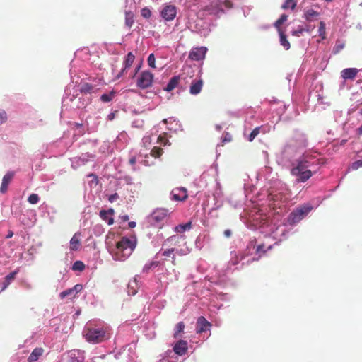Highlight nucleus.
<instances>
[{
  "instance_id": "38",
  "label": "nucleus",
  "mask_w": 362,
  "mask_h": 362,
  "mask_svg": "<svg viewBox=\"0 0 362 362\" xmlns=\"http://www.w3.org/2000/svg\"><path fill=\"white\" fill-rule=\"evenodd\" d=\"M344 43L337 41L335 46L333 48V53L338 54L341 50L344 48Z\"/></svg>"
},
{
  "instance_id": "28",
  "label": "nucleus",
  "mask_w": 362,
  "mask_h": 362,
  "mask_svg": "<svg viewBox=\"0 0 362 362\" xmlns=\"http://www.w3.org/2000/svg\"><path fill=\"white\" fill-rule=\"evenodd\" d=\"M305 18L307 21H312L315 17L319 16V13L313 9H308L305 12Z\"/></svg>"
},
{
  "instance_id": "1",
  "label": "nucleus",
  "mask_w": 362,
  "mask_h": 362,
  "mask_svg": "<svg viewBox=\"0 0 362 362\" xmlns=\"http://www.w3.org/2000/svg\"><path fill=\"white\" fill-rule=\"evenodd\" d=\"M320 164V159L316 156L305 153L296 160V165L291 168V174L296 177L298 182H305L313 175L309 168H315V172Z\"/></svg>"
},
{
  "instance_id": "20",
  "label": "nucleus",
  "mask_w": 362,
  "mask_h": 362,
  "mask_svg": "<svg viewBox=\"0 0 362 362\" xmlns=\"http://www.w3.org/2000/svg\"><path fill=\"white\" fill-rule=\"evenodd\" d=\"M43 349L42 348H35L33 349L32 353L28 358V362H34L38 360V358L42 355Z\"/></svg>"
},
{
  "instance_id": "6",
  "label": "nucleus",
  "mask_w": 362,
  "mask_h": 362,
  "mask_svg": "<svg viewBox=\"0 0 362 362\" xmlns=\"http://www.w3.org/2000/svg\"><path fill=\"white\" fill-rule=\"evenodd\" d=\"M154 76L149 71H142L137 77L136 86L141 89H146L152 86Z\"/></svg>"
},
{
  "instance_id": "17",
  "label": "nucleus",
  "mask_w": 362,
  "mask_h": 362,
  "mask_svg": "<svg viewBox=\"0 0 362 362\" xmlns=\"http://www.w3.org/2000/svg\"><path fill=\"white\" fill-rule=\"evenodd\" d=\"M14 175H15L14 172L9 171L4 176V177L2 179L1 187H0V192L2 194H4L7 191L8 185L10 184L12 179L13 178Z\"/></svg>"
},
{
  "instance_id": "14",
  "label": "nucleus",
  "mask_w": 362,
  "mask_h": 362,
  "mask_svg": "<svg viewBox=\"0 0 362 362\" xmlns=\"http://www.w3.org/2000/svg\"><path fill=\"white\" fill-rule=\"evenodd\" d=\"M203 85L204 81L202 78H199V79L193 80L189 87L190 94L194 95H198L201 92Z\"/></svg>"
},
{
  "instance_id": "16",
  "label": "nucleus",
  "mask_w": 362,
  "mask_h": 362,
  "mask_svg": "<svg viewBox=\"0 0 362 362\" xmlns=\"http://www.w3.org/2000/svg\"><path fill=\"white\" fill-rule=\"evenodd\" d=\"M211 326V323L206 319L201 316L197 319V333H202L206 331Z\"/></svg>"
},
{
  "instance_id": "19",
  "label": "nucleus",
  "mask_w": 362,
  "mask_h": 362,
  "mask_svg": "<svg viewBox=\"0 0 362 362\" xmlns=\"http://www.w3.org/2000/svg\"><path fill=\"white\" fill-rule=\"evenodd\" d=\"M358 71L356 68L345 69L341 72V76L344 80L355 78Z\"/></svg>"
},
{
  "instance_id": "33",
  "label": "nucleus",
  "mask_w": 362,
  "mask_h": 362,
  "mask_svg": "<svg viewBox=\"0 0 362 362\" xmlns=\"http://www.w3.org/2000/svg\"><path fill=\"white\" fill-rule=\"evenodd\" d=\"M114 96H115V92L114 91H111L108 94H107V93L103 94L100 96V100L103 103H108V102H110L112 100Z\"/></svg>"
},
{
  "instance_id": "48",
  "label": "nucleus",
  "mask_w": 362,
  "mask_h": 362,
  "mask_svg": "<svg viewBox=\"0 0 362 362\" xmlns=\"http://www.w3.org/2000/svg\"><path fill=\"white\" fill-rule=\"evenodd\" d=\"M281 197V195L280 194H274V195L270 194L269 195V199L273 200L274 202H277Z\"/></svg>"
},
{
  "instance_id": "21",
  "label": "nucleus",
  "mask_w": 362,
  "mask_h": 362,
  "mask_svg": "<svg viewBox=\"0 0 362 362\" xmlns=\"http://www.w3.org/2000/svg\"><path fill=\"white\" fill-rule=\"evenodd\" d=\"M81 245V241L77 234H75L70 240V250H78Z\"/></svg>"
},
{
  "instance_id": "51",
  "label": "nucleus",
  "mask_w": 362,
  "mask_h": 362,
  "mask_svg": "<svg viewBox=\"0 0 362 362\" xmlns=\"http://www.w3.org/2000/svg\"><path fill=\"white\" fill-rule=\"evenodd\" d=\"M152 268L151 267V263H148V264H146L144 266V268H143V271L144 272H148L150 271V269Z\"/></svg>"
},
{
  "instance_id": "22",
  "label": "nucleus",
  "mask_w": 362,
  "mask_h": 362,
  "mask_svg": "<svg viewBox=\"0 0 362 362\" xmlns=\"http://www.w3.org/2000/svg\"><path fill=\"white\" fill-rule=\"evenodd\" d=\"M127 288L129 295L134 296L137 293L138 283L136 279H134L129 282Z\"/></svg>"
},
{
  "instance_id": "12",
  "label": "nucleus",
  "mask_w": 362,
  "mask_h": 362,
  "mask_svg": "<svg viewBox=\"0 0 362 362\" xmlns=\"http://www.w3.org/2000/svg\"><path fill=\"white\" fill-rule=\"evenodd\" d=\"M173 199L178 202L185 201L187 197V190L185 187H176L171 192Z\"/></svg>"
},
{
  "instance_id": "11",
  "label": "nucleus",
  "mask_w": 362,
  "mask_h": 362,
  "mask_svg": "<svg viewBox=\"0 0 362 362\" xmlns=\"http://www.w3.org/2000/svg\"><path fill=\"white\" fill-rule=\"evenodd\" d=\"M207 49L205 47H195L189 52V58L194 61H199L205 57Z\"/></svg>"
},
{
  "instance_id": "44",
  "label": "nucleus",
  "mask_w": 362,
  "mask_h": 362,
  "mask_svg": "<svg viewBox=\"0 0 362 362\" xmlns=\"http://www.w3.org/2000/svg\"><path fill=\"white\" fill-rule=\"evenodd\" d=\"M148 64L150 67L156 68V59L153 54H151L148 57Z\"/></svg>"
},
{
  "instance_id": "64",
  "label": "nucleus",
  "mask_w": 362,
  "mask_h": 362,
  "mask_svg": "<svg viewBox=\"0 0 362 362\" xmlns=\"http://www.w3.org/2000/svg\"><path fill=\"white\" fill-rule=\"evenodd\" d=\"M109 118L111 119L113 118V114H110L108 115Z\"/></svg>"
},
{
  "instance_id": "35",
  "label": "nucleus",
  "mask_w": 362,
  "mask_h": 362,
  "mask_svg": "<svg viewBox=\"0 0 362 362\" xmlns=\"http://www.w3.org/2000/svg\"><path fill=\"white\" fill-rule=\"evenodd\" d=\"M163 153V150L161 148L157 146L153 147L151 151V156L155 158H159Z\"/></svg>"
},
{
  "instance_id": "13",
  "label": "nucleus",
  "mask_w": 362,
  "mask_h": 362,
  "mask_svg": "<svg viewBox=\"0 0 362 362\" xmlns=\"http://www.w3.org/2000/svg\"><path fill=\"white\" fill-rule=\"evenodd\" d=\"M134 59L135 56L132 52H129L124 61V68L116 77L117 79L119 78L127 71V70L132 66Z\"/></svg>"
},
{
  "instance_id": "60",
  "label": "nucleus",
  "mask_w": 362,
  "mask_h": 362,
  "mask_svg": "<svg viewBox=\"0 0 362 362\" xmlns=\"http://www.w3.org/2000/svg\"><path fill=\"white\" fill-rule=\"evenodd\" d=\"M13 235V233L12 231H10L8 234L6 235V238H11Z\"/></svg>"
},
{
  "instance_id": "5",
  "label": "nucleus",
  "mask_w": 362,
  "mask_h": 362,
  "mask_svg": "<svg viewBox=\"0 0 362 362\" xmlns=\"http://www.w3.org/2000/svg\"><path fill=\"white\" fill-rule=\"evenodd\" d=\"M193 72L194 71L190 66L184 67L182 74L180 76L172 77L164 90L167 92H170L177 86L180 78L186 80V77L185 76V75L192 78L193 76Z\"/></svg>"
},
{
  "instance_id": "40",
  "label": "nucleus",
  "mask_w": 362,
  "mask_h": 362,
  "mask_svg": "<svg viewBox=\"0 0 362 362\" xmlns=\"http://www.w3.org/2000/svg\"><path fill=\"white\" fill-rule=\"evenodd\" d=\"M141 15L144 18L148 19L151 16V11L148 8L145 7L141 10Z\"/></svg>"
},
{
  "instance_id": "54",
  "label": "nucleus",
  "mask_w": 362,
  "mask_h": 362,
  "mask_svg": "<svg viewBox=\"0 0 362 362\" xmlns=\"http://www.w3.org/2000/svg\"><path fill=\"white\" fill-rule=\"evenodd\" d=\"M141 64H139L136 68L135 69V72L134 74L132 75V78H134L136 74L138 73V71H139V69H141Z\"/></svg>"
},
{
  "instance_id": "49",
  "label": "nucleus",
  "mask_w": 362,
  "mask_h": 362,
  "mask_svg": "<svg viewBox=\"0 0 362 362\" xmlns=\"http://www.w3.org/2000/svg\"><path fill=\"white\" fill-rule=\"evenodd\" d=\"M223 4L226 8H231L233 7V4L230 0H225L221 2V5Z\"/></svg>"
},
{
  "instance_id": "46",
  "label": "nucleus",
  "mask_w": 362,
  "mask_h": 362,
  "mask_svg": "<svg viewBox=\"0 0 362 362\" xmlns=\"http://www.w3.org/2000/svg\"><path fill=\"white\" fill-rule=\"evenodd\" d=\"M82 288H83V286L81 284H76L71 288L73 290L74 293L76 295V293H78V292H80L82 290Z\"/></svg>"
},
{
  "instance_id": "39",
  "label": "nucleus",
  "mask_w": 362,
  "mask_h": 362,
  "mask_svg": "<svg viewBox=\"0 0 362 362\" xmlns=\"http://www.w3.org/2000/svg\"><path fill=\"white\" fill-rule=\"evenodd\" d=\"M59 296L62 299L64 298L65 297H67V296H73L74 297L75 296V294L73 292V290L72 288H69L67 290H65L62 292L60 293L59 294Z\"/></svg>"
},
{
  "instance_id": "15",
  "label": "nucleus",
  "mask_w": 362,
  "mask_h": 362,
  "mask_svg": "<svg viewBox=\"0 0 362 362\" xmlns=\"http://www.w3.org/2000/svg\"><path fill=\"white\" fill-rule=\"evenodd\" d=\"M187 349L188 346L187 341L180 339L175 344L173 351L176 354L183 356L187 353Z\"/></svg>"
},
{
  "instance_id": "59",
  "label": "nucleus",
  "mask_w": 362,
  "mask_h": 362,
  "mask_svg": "<svg viewBox=\"0 0 362 362\" xmlns=\"http://www.w3.org/2000/svg\"><path fill=\"white\" fill-rule=\"evenodd\" d=\"M129 226L132 228H134L136 226V223L134 221H131L129 223Z\"/></svg>"
},
{
  "instance_id": "50",
  "label": "nucleus",
  "mask_w": 362,
  "mask_h": 362,
  "mask_svg": "<svg viewBox=\"0 0 362 362\" xmlns=\"http://www.w3.org/2000/svg\"><path fill=\"white\" fill-rule=\"evenodd\" d=\"M304 31V29L302 28H299L298 30H293L292 31V35H294V36H300V34H302Z\"/></svg>"
},
{
  "instance_id": "4",
  "label": "nucleus",
  "mask_w": 362,
  "mask_h": 362,
  "mask_svg": "<svg viewBox=\"0 0 362 362\" xmlns=\"http://www.w3.org/2000/svg\"><path fill=\"white\" fill-rule=\"evenodd\" d=\"M184 239L182 235H172L168 238L162 244V255L167 257L172 258V264L176 265V259L175 256V247L179 246V243L181 240Z\"/></svg>"
},
{
  "instance_id": "29",
  "label": "nucleus",
  "mask_w": 362,
  "mask_h": 362,
  "mask_svg": "<svg viewBox=\"0 0 362 362\" xmlns=\"http://www.w3.org/2000/svg\"><path fill=\"white\" fill-rule=\"evenodd\" d=\"M297 1L296 0H286L284 4L281 6L283 9H287L291 8V9H294L296 6Z\"/></svg>"
},
{
  "instance_id": "23",
  "label": "nucleus",
  "mask_w": 362,
  "mask_h": 362,
  "mask_svg": "<svg viewBox=\"0 0 362 362\" xmlns=\"http://www.w3.org/2000/svg\"><path fill=\"white\" fill-rule=\"evenodd\" d=\"M192 228V223L187 222L185 224H180L177 226L174 230L177 233H182L186 230H189Z\"/></svg>"
},
{
  "instance_id": "25",
  "label": "nucleus",
  "mask_w": 362,
  "mask_h": 362,
  "mask_svg": "<svg viewBox=\"0 0 362 362\" xmlns=\"http://www.w3.org/2000/svg\"><path fill=\"white\" fill-rule=\"evenodd\" d=\"M134 13L132 11H125V25L130 28L134 22Z\"/></svg>"
},
{
  "instance_id": "36",
  "label": "nucleus",
  "mask_w": 362,
  "mask_h": 362,
  "mask_svg": "<svg viewBox=\"0 0 362 362\" xmlns=\"http://www.w3.org/2000/svg\"><path fill=\"white\" fill-rule=\"evenodd\" d=\"M85 268L84 264L81 261H76L72 266V269L74 271H83Z\"/></svg>"
},
{
  "instance_id": "32",
  "label": "nucleus",
  "mask_w": 362,
  "mask_h": 362,
  "mask_svg": "<svg viewBox=\"0 0 362 362\" xmlns=\"http://www.w3.org/2000/svg\"><path fill=\"white\" fill-rule=\"evenodd\" d=\"M166 136V133L160 134L158 138V143L163 146L170 145V144Z\"/></svg>"
},
{
  "instance_id": "43",
  "label": "nucleus",
  "mask_w": 362,
  "mask_h": 362,
  "mask_svg": "<svg viewBox=\"0 0 362 362\" xmlns=\"http://www.w3.org/2000/svg\"><path fill=\"white\" fill-rule=\"evenodd\" d=\"M153 216L155 219L160 220L165 216H166V213L163 210H158L153 213Z\"/></svg>"
},
{
  "instance_id": "9",
  "label": "nucleus",
  "mask_w": 362,
  "mask_h": 362,
  "mask_svg": "<svg viewBox=\"0 0 362 362\" xmlns=\"http://www.w3.org/2000/svg\"><path fill=\"white\" fill-rule=\"evenodd\" d=\"M177 15V8L174 5L165 4L160 11L161 17L166 21H173Z\"/></svg>"
},
{
  "instance_id": "53",
  "label": "nucleus",
  "mask_w": 362,
  "mask_h": 362,
  "mask_svg": "<svg viewBox=\"0 0 362 362\" xmlns=\"http://www.w3.org/2000/svg\"><path fill=\"white\" fill-rule=\"evenodd\" d=\"M264 245H259L257 247V252H265V250H264Z\"/></svg>"
},
{
  "instance_id": "30",
  "label": "nucleus",
  "mask_w": 362,
  "mask_h": 362,
  "mask_svg": "<svg viewBox=\"0 0 362 362\" xmlns=\"http://www.w3.org/2000/svg\"><path fill=\"white\" fill-rule=\"evenodd\" d=\"M185 329V324L183 322H180L177 323L175 328L174 338H177L179 334L182 332Z\"/></svg>"
},
{
  "instance_id": "57",
  "label": "nucleus",
  "mask_w": 362,
  "mask_h": 362,
  "mask_svg": "<svg viewBox=\"0 0 362 362\" xmlns=\"http://www.w3.org/2000/svg\"><path fill=\"white\" fill-rule=\"evenodd\" d=\"M223 233L227 238H229L231 235V231L230 230H226Z\"/></svg>"
},
{
  "instance_id": "37",
  "label": "nucleus",
  "mask_w": 362,
  "mask_h": 362,
  "mask_svg": "<svg viewBox=\"0 0 362 362\" xmlns=\"http://www.w3.org/2000/svg\"><path fill=\"white\" fill-rule=\"evenodd\" d=\"M260 127H255L252 131V132L250 134L249 136H248V141H252L255 137L259 134V132H260Z\"/></svg>"
},
{
  "instance_id": "7",
  "label": "nucleus",
  "mask_w": 362,
  "mask_h": 362,
  "mask_svg": "<svg viewBox=\"0 0 362 362\" xmlns=\"http://www.w3.org/2000/svg\"><path fill=\"white\" fill-rule=\"evenodd\" d=\"M312 209L311 206H302L293 211L288 217L291 224H295L302 220Z\"/></svg>"
},
{
  "instance_id": "61",
  "label": "nucleus",
  "mask_w": 362,
  "mask_h": 362,
  "mask_svg": "<svg viewBox=\"0 0 362 362\" xmlns=\"http://www.w3.org/2000/svg\"><path fill=\"white\" fill-rule=\"evenodd\" d=\"M88 177H94V179L97 181V176H96L95 175H94V174H90V175H88Z\"/></svg>"
},
{
  "instance_id": "58",
  "label": "nucleus",
  "mask_w": 362,
  "mask_h": 362,
  "mask_svg": "<svg viewBox=\"0 0 362 362\" xmlns=\"http://www.w3.org/2000/svg\"><path fill=\"white\" fill-rule=\"evenodd\" d=\"M129 163L131 165H134L136 163V158L135 157H132L130 159H129Z\"/></svg>"
},
{
  "instance_id": "34",
  "label": "nucleus",
  "mask_w": 362,
  "mask_h": 362,
  "mask_svg": "<svg viewBox=\"0 0 362 362\" xmlns=\"http://www.w3.org/2000/svg\"><path fill=\"white\" fill-rule=\"evenodd\" d=\"M93 89V86L91 84L85 83L81 86L80 91L82 93L86 94V93H90Z\"/></svg>"
},
{
  "instance_id": "8",
  "label": "nucleus",
  "mask_w": 362,
  "mask_h": 362,
  "mask_svg": "<svg viewBox=\"0 0 362 362\" xmlns=\"http://www.w3.org/2000/svg\"><path fill=\"white\" fill-rule=\"evenodd\" d=\"M83 351L74 349L66 353L62 358V362H83Z\"/></svg>"
},
{
  "instance_id": "31",
  "label": "nucleus",
  "mask_w": 362,
  "mask_h": 362,
  "mask_svg": "<svg viewBox=\"0 0 362 362\" xmlns=\"http://www.w3.org/2000/svg\"><path fill=\"white\" fill-rule=\"evenodd\" d=\"M318 34L322 37V39L326 38V28L325 23L323 21L320 22V25L318 28Z\"/></svg>"
},
{
  "instance_id": "45",
  "label": "nucleus",
  "mask_w": 362,
  "mask_h": 362,
  "mask_svg": "<svg viewBox=\"0 0 362 362\" xmlns=\"http://www.w3.org/2000/svg\"><path fill=\"white\" fill-rule=\"evenodd\" d=\"M7 120V114L5 110H0V124L6 122Z\"/></svg>"
},
{
  "instance_id": "63",
  "label": "nucleus",
  "mask_w": 362,
  "mask_h": 362,
  "mask_svg": "<svg viewBox=\"0 0 362 362\" xmlns=\"http://www.w3.org/2000/svg\"><path fill=\"white\" fill-rule=\"evenodd\" d=\"M358 131H359V133L362 134V124L359 127Z\"/></svg>"
},
{
  "instance_id": "10",
  "label": "nucleus",
  "mask_w": 362,
  "mask_h": 362,
  "mask_svg": "<svg viewBox=\"0 0 362 362\" xmlns=\"http://www.w3.org/2000/svg\"><path fill=\"white\" fill-rule=\"evenodd\" d=\"M204 11H207L211 15L218 16L219 13H223V9L221 7V1L220 0H215L206 6Z\"/></svg>"
},
{
  "instance_id": "24",
  "label": "nucleus",
  "mask_w": 362,
  "mask_h": 362,
  "mask_svg": "<svg viewBox=\"0 0 362 362\" xmlns=\"http://www.w3.org/2000/svg\"><path fill=\"white\" fill-rule=\"evenodd\" d=\"M279 35L280 37V44L282 45L285 49L288 50L290 49V42L288 41L285 33L282 32H279Z\"/></svg>"
},
{
  "instance_id": "3",
  "label": "nucleus",
  "mask_w": 362,
  "mask_h": 362,
  "mask_svg": "<svg viewBox=\"0 0 362 362\" xmlns=\"http://www.w3.org/2000/svg\"><path fill=\"white\" fill-rule=\"evenodd\" d=\"M136 245V240L135 238L123 237L117 243L115 247L110 251V253L115 260L124 261L132 255Z\"/></svg>"
},
{
  "instance_id": "52",
  "label": "nucleus",
  "mask_w": 362,
  "mask_h": 362,
  "mask_svg": "<svg viewBox=\"0 0 362 362\" xmlns=\"http://www.w3.org/2000/svg\"><path fill=\"white\" fill-rule=\"evenodd\" d=\"M117 198H118V195H117V193H115V194H112V195H110V197H109V201H110V202H114L115 199H117Z\"/></svg>"
},
{
  "instance_id": "42",
  "label": "nucleus",
  "mask_w": 362,
  "mask_h": 362,
  "mask_svg": "<svg viewBox=\"0 0 362 362\" xmlns=\"http://www.w3.org/2000/svg\"><path fill=\"white\" fill-rule=\"evenodd\" d=\"M39 196L37 194H32L28 197V201L30 204H35L39 201Z\"/></svg>"
},
{
  "instance_id": "27",
  "label": "nucleus",
  "mask_w": 362,
  "mask_h": 362,
  "mask_svg": "<svg viewBox=\"0 0 362 362\" xmlns=\"http://www.w3.org/2000/svg\"><path fill=\"white\" fill-rule=\"evenodd\" d=\"M16 274H17V272L14 271V272L10 273L9 274H8L5 277V280L4 281V286H3L2 289H5L6 288H7V286L11 284V281H13L15 279Z\"/></svg>"
},
{
  "instance_id": "62",
  "label": "nucleus",
  "mask_w": 362,
  "mask_h": 362,
  "mask_svg": "<svg viewBox=\"0 0 362 362\" xmlns=\"http://www.w3.org/2000/svg\"><path fill=\"white\" fill-rule=\"evenodd\" d=\"M122 218H123V220L124 221H127L129 219V216H124L122 217Z\"/></svg>"
},
{
  "instance_id": "41",
  "label": "nucleus",
  "mask_w": 362,
  "mask_h": 362,
  "mask_svg": "<svg viewBox=\"0 0 362 362\" xmlns=\"http://www.w3.org/2000/svg\"><path fill=\"white\" fill-rule=\"evenodd\" d=\"M175 253L180 256H184L189 253V249L187 247H186L185 248L180 249L175 247Z\"/></svg>"
},
{
  "instance_id": "2",
  "label": "nucleus",
  "mask_w": 362,
  "mask_h": 362,
  "mask_svg": "<svg viewBox=\"0 0 362 362\" xmlns=\"http://www.w3.org/2000/svg\"><path fill=\"white\" fill-rule=\"evenodd\" d=\"M83 334L90 344H100L110 338V328L106 326L94 325L88 322L83 329Z\"/></svg>"
},
{
  "instance_id": "56",
  "label": "nucleus",
  "mask_w": 362,
  "mask_h": 362,
  "mask_svg": "<svg viewBox=\"0 0 362 362\" xmlns=\"http://www.w3.org/2000/svg\"><path fill=\"white\" fill-rule=\"evenodd\" d=\"M150 263L151 264L152 268L156 267L160 264V262L158 261H152Z\"/></svg>"
},
{
  "instance_id": "47",
  "label": "nucleus",
  "mask_w": 362,
  "mask_h": 362,
  "mask_svg": "<svg viewBox=\"0 0 362 362\" xmlns=\"http://www.w3.org/2000/svg\"><path fill=\"white\" fill-rule=\"evenodd\" d=\"M361 167H362V160H357L352 164V169L354 170H357Z\"/></svg>"
},
{
  "instance_id": "55",
  "label": "nucleus",
  "mask_w": 362,
  "mask_h": 362,
  "mask_svg": "<svg viewBox=\"0 0 362 362\" xmlns=\"http://www.w3.org/2000/svg\"><path fill=\"white\" fill-rule=\"evenodd\" d=\"M141 64H139L136 68L135 69V72L134 74L132 75V78H134L136 74L138 73V71H139V69H141Z\"/></svg>"
},
{
  "instance_id": "18",
  "label": "nucleus",
  "mask_w": 362,
  "mask_h": 362,
  "mask_svg": "<svg viewBox=\"0 0 362 362\" xmlns=\"http://www.w3.org/2000/svg\"><path fill=\"white\" fill-rule=\"evenodd\" d=\"M114 212L115 211L113 209H110L108 210H101L100 211V216L103 220L107 221V224L110 226L114 223V218L110 216L113 215Z\"/></svg>"
},
{
  "instance_id": "26",
  "label": "nucleus",
  "mask_w": 362,
  "mask_h": 362,
  "mask_svg": "<svg viewBox=\"0 0 362 362\" xmlns=\"http://www.w3.org/2000/svg\"><path fill=\"white\" fill-rule=\"evenodd\" d=\"M288 16L286 14H282L281 17L276 21V22L274 24V26L276 28L278 33L282 32L283 30L281 28V25L287 21Z\"/></svg>"
}]
</instances>
